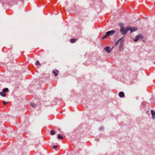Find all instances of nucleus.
I'll list each match as a JSON object with an SVG mask.
<instances>
[{"label": "nucleus", "mask_w": 155, "mask_h": 155, "mask_svg": "<svg viewBox=\"0 0 155 155\" xmlns=\"http://www.w3.org/2000/svg\"><path fill=\"white\" fill-rule=\"evenodd\" d=\"M8 88H4L3 89V91L4 93H5V92H7L8 91Z\"/></svg>", "instance_id": "nucleus-15"}, {"label": "nucleus", "mask_w": 155, "mask_h": 155, "mask_svg": "<svg viewBox=\"0 0 155 155\" xmlns=\"http://www.w3.org/2000/svg\"><path fill=\"white\" fill-rule=\"evenodd\" d=\"M154 64H155V61L154 62Z\"/></svg>", "instance_id": "nucleus-25"}, {"label": "nucleus", "mask_w": 155, "mask_h": 155, "mask_svg": "<svg viewBox=\"0 0 155 155\" xmlns=\"http://www.w3.org/2000/svg\"><path fill=\"white\" fill-rule=\"evenodd\" d=\"M53 149H56L58 147V146L57 145H54L53 146Z\"/></svg>", "instance_id": "nucleus-20"}, {"label": "nucleus", "mask_w": 155, "mask_h": 155, "mask_svg": "<svg viewBox=\"0 0 155 155\" xmlns=\"http://www.w3.org/2000/svg\"><path fill=\"white\" fill-rule=\"evenodd\" d=\"M35 64L36 65H41V64L40 63V62L39 61H37L35 62Z\"/></svg>", "instance_id": "nucleus-17"}, {"label": "nucleus", "mask_w": 155, "mask_h": 155, "mask_svg": "<svg viewBox=\"0 0 155 155\" xmlns=\"http://www.w3.org/2000/svg\"><path fill=\"white\" fill-rule=\"evenodd\" d=\"M127 30V27H126L125 28H120V31L122 35H124L127 34L128 31Z\"/></svg>", "instance_id": "nucleus-2"}, {"label": "nucleus", "mask_w": 155, "mask_h": 155, "mask_svg": "<svg viewBox=\"0 0 155 155\" xmlns=\"http://www.w3.org/2000/svg\"><path fill=\"white\" fill-rule=\"evenodd\" d=\"M113 48L110 49V46L104 48V50L105 51L107 52L108 53H109L110 52Z\"/></svg>", "instance_id": "nucleus-5"}, {"label": "nucleus", "mask_w": 155, "mask_h": 155, "mask_svg": "<svg viewBox=\"0 0 155 155\" xmlns=\"http://www.w3.org/2000/svg\"><path fill=\"white\" fill-rule=\"evenodd\" d=\"M58 71L57 70H54L52 71V72L54 74L55 76H58Z\"/></svg>", "instance_id": "nucleus-6"}, {"label": "nucleus", "mask_w": 155, "mask_h": 155, "mask_svg": "<svg viewBox=\"0 0 155 155\" xmlns=\"http://www.w3.org/2000/svg\"><path fill=\"white\" fill-rule=\"evenodd\" d=\"M0 94L1 96L3 97H5L6 96V94L3 91L0 92Z\"/></svg>", "instance_id": "nucleus-10"}, {"label": "nucleus", "mask_w": 155, "mask_h": 155, "mask_svg": "<svg viewBox=\"0 0 155 155\" xmlns=\"http://www.w3.org/2000/svg\"><path fill=\"white\" fill-rule=\"evenodd\" d=\"M97 141H99V140L98 139H97Z\"/></svg>", "instance_id": "nucleus-23"}, {"label": "nucleus", "mask_w": 155, "mask_h": 155, "mask_svg": "<svg viewBox=\"0 0 155 155\" xmlns=\"http://www.w3.org/2000/svg\"><path fill=\"white\" fill-rule=\"evenodd\" d=\"M3 104L4 105H6V104H8V102H5V101H3Z\"/></svg>", "instance_id": "nucleus-19"}, {"label": "nucleus", "mask_w": 155, "mask_h": 155, "mask_svg": "<svg viewBox=\"0 0 155 155\" xmlns=\"http://www.w3.org/2000/svg\"><path fill=\"white\" fill-rule=\"evenodd\" d=\"M151 112L152 114V119H155V113L154 111L153 110H151Z\"/></svg>", "instance_id": "nucleus-7"}, {"label": "nucleus", "mask_w": 155, "mask_h": 155, "mask_svg": "<svg viewBox=\"0 0 155 155\" xmlns=\"http://www.w3.org/2000/svg\"><path fill=\"white\" fill-rule=\"evenodd\" d=\"M116 32V31L115 30H112L108 31L106 33V35L103 36L102 39H104L107 38L108 36H112Z\"/></svg>", "instance_id": "nucleus-1"}, {"label": "nucleus", "mask_w": 155, "mask_h": 155, "mask_svg": "<svg viewBox=\"0 0 155 155\" xmlns=\"http://www.w3.org/2000/svg\"><path fill=\"white\" fill-rule=\"evenodd\" d=\"M127 30L130 31L131 33L135 31H137V28L136 27H127Z\"/></svg>", "instance_id": "nucleus-4"}, {"label": "nucleus", "mask_w": 155, "mask_h": 155, "mask_svg": "<svg viewBox=\"0 0 155 155\" xmlns=\"http://www.w3.org/2000/svg\"><path fill=\"white\" fill-rule=\"evenodd\" d=\"M58 138L59 139H64V137L60 134H59L58 135Z\"/></svg>", "instance_id": "nucleus-11"}, {"label": "nucleus", "mask_w": 155, "mask_h": 155, "mask_svg": "<svg viewBox=\"0 0 155 155\" xmlns=\"http://www.w3.org/2000/svg\"><path fill=\"white\" fill-rule=\"evenodd\" d=\"M77 39L76 38H73L70 40V41L71 43H74L77 41Z\"/></svg>", "instance_id": "nucleus-9"}, {"label": "nucleus", "mask_w": 155, "mask_h": 155, "mask_svg": "<svg viewBox=\"0 0 155 155\" xmlns=\"http://www.w3.org/2000/svg\"><path fill=\"white\" fill-rule=\"evenodd\" d=\"M8 4H9V5H11V3H8Z\"/></svg>", "instance_id": "nucleus-24"}, {"label": "nucleus", "mask_w": 155, "mask_h": 155, "mask_svg": "<svg viewBox=\"0 0 155 155\" xmlns=\"http://www.w3.org/2000/svg\"><path fill=\"white\" fill-rule=\"evenodd\" d=\"M123 37H122L121 38H119L118 40L117 41H118L119 42L121 40V39H122V38H123Z\"/></svg>", "instance_id": "nucleus-22"}, {"label": "nucleus", "mask_w": 155, "mask_h": 155, "mask_svg": "<svg viewBox=\"0 0 155 155\" xmlns=\"http://www.w3.org/2000/svg\"><path fill=\"white\" fill-rule=\"evenodd\" d=\"M119 42L118 41H117L115 42V46H117V45L119 43Z\"/></svg>", "instance_id": "nucleus-21"}, {"label": "nucleus", "mask_w": 155, "mask_h": 155, "mask_svg": "<svg viewBox=\"0 0 155 155\" xmlns=\"http://www.w3.org/2000/svg\"><path fill=\"white\" fill-rule=\"evenodd\" d=\"M31 105L33 107H35L36 106V105L34 103H31Z\"/></svg>", "instance_id": "nucleus-16"}, {"label": "nucleus", "mask_w": 155, "mask_h": 155, "mask_svg": "<svg viewBox=\"0 0 155 155\" xmlns=\"http://www.w3.org/2000/svg\"><path fill=\"white\" fill-rule=\"evenodd\" d=\"M50 134L51 135H54L55 134V131L53 130H52L51 131Z\"/></svg>", "instance_id": "nucleus-14"}, {"label": "nucleus", "mask_w": 155, "mask_h": 155, "mask_svg": "<svg viewBox=\"0 0 155 155\" xmlns=\"http://www.w3.org/2000/svg\"><path fill=\"white\" fill-rule=\"evenodd\" d=\"M119 95L120 97H123L124 96V92L121 91L119 93Z\"/></svg>", "instance_id": "nucleus-8"}, {"label": "nucleus", "mask_w": 155, "mask_h": 155, "mask_svg": "<svg viewBox=\"0 0 155 155\" xmlns=\"http://www.w3.org/2000/svg\"><path fill=\"white\" fill-rule=\"evenodd\" d=\"M119 25L120 27V28H124V24L123 23H120L119 24Z\"/></svg>", "instance_id": "nucleus-12"}, {"label": "nucleus", "mask_w": 155, "mask_h": 155, "mask_svg": "<svg viewBox=\"0 0 155 155\" xmlns=\"http://www.w3.org/2000/svg\"><path fill=\"white\" fill-rule=\"evenodd\" d=\"M104 127H103V126H101L99 128V130L100 131H101V130H104Z\"/></svg>", "instance_id": "nucleus-18"}, {"label": "nucleus", "mask_w": 155, "mask_h": 155, "mask_svg": "<svg viewBox=\"0 0 155 155\" xmlns=\"http://www.w3.org/2000/svg\"><path fill=\"white\" fill-rule=\"evenodd\" d=\"M120 45L119 47L120 49H121V48H123V42L122 41H121L120 42Z\"/></svg>", "instance_id": "nucleus-13"}, {"label": "nucleus", "mask_w": 155, "mask_h": 155, "mask_svg": "<svg viewBox=\"0 0 155 155\" xmlns=\"http://www.w3.org/2000/svg\"><path fill=\"white\" fill-rule=\"evenodd\" d=\"M143 38V35L141 34H139L136 36L134 41L135 42H137L138 40L142 39Z\"/></svg>", "instance_id": "nucleus-3"}]
</instances>
